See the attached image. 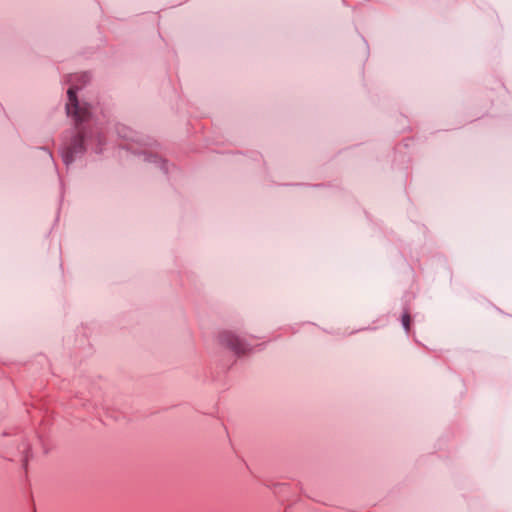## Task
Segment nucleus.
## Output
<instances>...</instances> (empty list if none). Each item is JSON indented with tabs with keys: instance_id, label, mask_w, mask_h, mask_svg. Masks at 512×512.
Masks as SVG:
<instances>
[{
	"instance_id": "obj_1",
	"label": "nucleus",
	"mask_w": 512,
	"mask_h": 512,
	"mask_svg": "<svg viewBox=\"0 0 512 512\" xmlns=\"http://www.w3.org/2000/svg\"><path fill=\"white\" fill-rule=\"evenodd\" d=\"M78 87L71 86L68 91V102L66 104L67 114L73 117L77 122L84 121L89 116L88 108L80 106L76 97Z\"/></svg>"
},
{
	"instance_id": "obj_2",
	"label": "nucleus",
	"mask_w": 512,
	"mask_h": 512,
	"mask_svg": "<svg viewBox=\"0 0 512 512\" xmlns=\"http://www.w3.org/2000/svg\"><path fill=\"white\" fill-rule=\"evenodd\" d=\"M223 341L237 354H244L246 352L244 344L234 335L229 334L225 336Z\"/></svg>"
},
{
	"instance_id": "obj_3",
	"label": "nucleus",
	"mask_w": 512,
	"mask_h": 512,
	"mask_svg": "<svg viewBox=\"0 0 512 512\" xmlns=\"http://www.w3.org/2000/svg\"><path fill=\"white\" fill-rule=\"evenodd\" d=\"M402 323L405 328V330L409 331V325H410V315L408 313H405L402 317Z\"/></svg>"
},
{
	"instance_id": "obj_4",
	"label": "nucleus",
	"mask_w": 512,
	"mask_h": 512,
	"mask_svg": "<svg viewBox=\"0 0 512 512\" xmlns=\"http://www.w3.org/2000/svg\"><path fill=\"white\" fill-rule=\"evenodd\" d=\"M63 158H64V161H65V163H66V164H68L69 162H71V161H72V158H71V156H70L68 153H67V154H65V155L63 156Z\"/></svg>"
}]
</instances>
